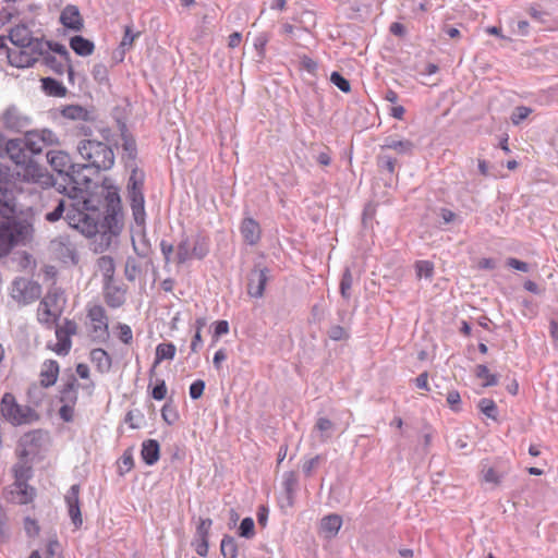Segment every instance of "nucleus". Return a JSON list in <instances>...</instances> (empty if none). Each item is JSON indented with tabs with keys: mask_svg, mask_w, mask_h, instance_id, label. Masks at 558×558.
Segmentation results:
<instances>
[{
	"mask_svg": "<svg viewBox=\"0 0 558 558\" xmlns=\"http://www.w3.org/2000/svg\"><path fill=\"white\" fill-rule=\"evenodd\" d=\"M90 169L87 165H73L63 177V183L56 181L57 191L71 198L65 220L70 227L86 238L95 236L102 229L101 201L89 193L90 178L85 173Z\"/></svg>",
	"mask_w": 558,
	"mask_h": 558,
	"instance_id": "1",
	"label": "nucleus"
},
{
	"mask_svg": "<svg viewBox=\"0 0 558 558\" xmlns=\"http://www.w3.org/2000/svg\"><path fill=\"white\" fill-rule=\"evenodd\" d=\"M8 182L2 185V257L16 246H25L34 235L32 207L23 204L22 191L15 195Z\"/></svg>",
	"mask_w": 558,
	"mask_h": 558,
	"instance_id": "2",
	"label": "nucleus"
},
{
	"mask_svg": "<svg viewBox=\"0 0 558 558\" xmlns=\"http://www.w3.org/2000/svg\"><path fill=\"white\" fill-rule=\"evenodd\" d=\"M3 150L14 162L16 179L20 182L36 184L43 189L56 184L53 175L31 158L22 137L9 140Z\"/></svg>",
	"mask_w": 558,
	"mask_h": 558,
	"instance_id": "3",
	"label": "nucleus"
},
{
	"mask_svg": "<svg viewBox=\"0 0 558 558\" xmlns=\"http://www.w3.org/2000/svg\"><path fill=\"white\" fill-rule=\"evenodd\" d=\"M77 153L89 168L109 170L114 163V153L111 146L96 140H81L77 144Z\"/></svg>",
	"mask_w": 558,
	"mask_h": 558,
	"instance_id": "4",
	"label": "nucleus"
},
{
	"mask_svg": "<svg viewBox=\"0 0 558 558\" xmlns=\"http://www.w3.org/2000/svg\"><path fill=\"white\" fill-rule=\"evenodd\" d=\"M130 168L132 171L128 182V198L135 223L144 228L146 223L145 198L143 194L144 173L135 165Z\"/></svg>",
	"mask_w": 558,
	"mask_h": 558,
	"instance_id": "5",
	"label": "nucleus"
},
{
	"mask_svg": "<svg viewBox=\"0 0 558 558\" xmlns=\"http://www.w3.org/2000/svg\"><path fill=\"white\" fill-rule=\"evenodd\" d=\"M86 330L92 341L105 343L109 339V318L104 306L95 304L87 307Z\"/></svg>",
	"mask_w": 558,
	"mask_h": 558,
	"instance_id": "6",
	"label": "nucleus"
},
{
	"mask_svg": "<svg viewBox=\"0 0 558 558\" xmlns=\"http://www.w3.org/2000/svg\"><path fill=\"white\" fill-rule=\"evenodd\" d=\"M2 417L14 426L32 424L39 418L34 409L16 403L11 393L2 396Z\"/></svg>",
	"mask_w": 558,
	"mask_h": 558,
	"instance_id": "7",
	"label": "nucleus"
},
{
	"mask_svg": "<svg viewBox=\"0 0 558 558\" xmlns=\"http://www.w3.org/2000/svg\"><path fill=\"white\" fill-rule=\"evenodd\" d=\"M15 482L10 490L11 500L19 505H26L33 501L36 492L27 484L32 475L31 466L19 463L13 469Z\"/></svg>",
	"mask_w": 558,
	"mask_h": 558,
	"instance_id": "8",
	"label": "nucleus"
},
{
	"mask_svg": "<svg viewBox=\"0 0 558 558\" xmlns=\"http://www.w3.org/2000/svg\"><path fill=\"white\" fill-rule=\"evenodd\" d=\"M29 156L39 155L47 146L58 144V136L48 129L26 132L22 137Z\"/></svg>",
	"mask_w": 558,
	"mask_h": 558,
	"instance_id": "9",
	"label": "nucleus"
},
{
	"mask_svg": "<svg viewBox=\"0 0 558 558\" xmlns=\"http://www.w3.org/2000/svg\"><path fill=\"white\" fill-rule=\"evenodd\" d=\"M40 286L26 278H16L11 288V296L19 303L28 304L40 296Z\"/></svg>",
	"mask_w": 558,
	"mask_h": 558,
	"instance_id": "10",
	"label": "nucleus"
},
{
	"mask_svg": "<svg viewBox=\"0 0 558 558\" xmlns=\"http://www.w3.org/2000/svg\"><path fill=\"white\" fill-rule=\"evenodd\" d=\"M2 36V51L5 50L9 63L15 68H28L32 66L38 59V51H33L28 47H14L8 48Z\"/></svg>",
	"mask_w": 558,
	"mask_h": 558,
	"instance_id": "11",
	"label": "nucleus"
},
{
	"mask_svg": "<svg viewBox=\"0 0 558 558\" xmlns=\"http://www.w3.org/2000/svg\"><path fill=\"white\" fill-rule=\"evenodd\" d=\"M9 39L14 47H28L33 51L41 52L44 49L49 48L45 40L34 38L24 26L11 29L9 33Z\"/></svg>",
	"mask_w": 558,
	"mask_h": 558,
	"instance_id": "12",
	"label": "nucleus"
},
{
	"mask_svg": "<svg viewBox=\"0 0 558 558\" xmlns=\"http://www.w3.org/2000/svg\"><path fill=\"white\" fill-rule=\"evenodd\" d=\"M269 279L270 270L267 267L255 265L248 275L247 294L251 298L260 299Z\"/></svg>",
	"mask_w": 558,
	"mask_h": 558,
	"instance_id": "13",
	"label": "nucleus"
},
{
	"mask_svg": "<svg viewBox=\"0 0 558 558\" xmlns=\"http://www.w3.org/2000/svg\"><path fill=\"white\" fill-rule=\"evenodd\" d=\"M47 160L51 168L58 172L62 178L74 165L70 155L63 150H49L47 153Z\"/></svg>",
	"mask_w": 558,
	"mask_h": 558,
	"instance_id": "14",
	"label": "nucleus"
},
{
	"mask_svg": "<svg viewBox=\"0 0 558 558\" xmlns=\"http://www.w3.org/2000/svg\"><path fill=\"white\" fill-rule=\"evenodd\" d=\"M80 384L76 377L71 374L66 381L61 385L58 399L62 404L76 405L78 400L77 389Z\"/></svg>",
	"mask_w": 558,
	"mask_h": 558,
	"instance_id": "15",
	"label": "nucleus"
},
{
	"mask_svg": "<svg viewBox=\"0 0 558 558\" xmlns=\"http://www.w3.org/2000/svg\"><path fill=\"white\" fill-rule=\"evenodd\" d=\"M380 147L383 150H395L398 155L401 156H412L414 153L415 145L410 140L399 138L397 136L390 135L385 137L384 144Z\"/></svg>",
	"mask_w": 558,
	"mask_h": 558,
	"instance_id": "16",
	"label": "nucleus"
},
{
	"mask_svg": "<svg viewBox=\"0 0 558 558\" xmlns=\"http://www.w3.org/2000/svg\"><path fill=\"white\" fill-rule=\"evenodd\" d=\"M61 24L73 31H81L84 26L83 19L76 5L68 4L60 14Z\"/></svg>",
	"mask_w": 558,
	"mask_h": 558,
	"instance_id": "17",
	"label": "nucleus"
},
{
	"mask_svg": "<svg viewBox=\"0 0 558 558\" xmlns=\"http://www.w3.org/2000/svg\"><path fill=\"white\" fill-rule=\"evenodd\" d=\"M2 123L5 128L19 132L29 124V119L12 107L8 108L4 114H2Z\"/></svg>",
	"mask_w": 558,
	"mask_h": 558,
	"instance_id": "18",
	"label": "nucleus"
},
{
	"mask_svg": "<svg viewBox=\"0 0 558 558\" xmlns=\"http://www.w3.org/2000/svg\"><path fill=\"white\" fill-rule=\"evenodd\" d=\"M240 231L248 245H255L260 240L262 230L259 223L253 218L243 219Z\"/></svg>",
	"mask_w": 558,
	"mask_h": 558,
	"instance_id": "19",
	"label": "nucleus"
},
{
	"mask_svg": "<svg viewBox=\"0 0 558 558\" xmlns=\"http://www.w3.org/2000/svg\"><path fill=\"white\" fill-rule=\"evenodd\" d=\"M59 375V364L54 360L44 362L40 369V386L44 388L51 387L56 384Z\"/></svg>",
	"mask_w": 558,
	"mask_h": 558,
	"instance_id": "20",
	"label": "nucleus"
},
{
	"mask_svg": "<svg viewBox=\"0 0 558 558\" xmlns=\"http://www.w3.org/2000/svg\"><path fill=\"white\" fill-rule=\"evenodd\" d=\"M51 250L63 262H75L76 252L73 245L65 239H56L51 241Z\"/></svg>",
	"mask_w": 558,
	"mask_h": 558,
	"instance_id": "21",
	"label": "nucleus"
},
{
	"mask_svg": "<svg viewBox=\"0 0 558 558\" xmlns=\"http://www.w3.org/2000/svg\"><path fill=\"white\" fill-rule=\"evenodd\" d=\"M97 192L96 194H99L100 196H104L107 206L112 208V210L116 209V207L120 204V196L118 193V189L113 186L109 180H104L102 184L100 186H96Z\"/></svg>",
	"mask_w": 558,
	"mask_h": 558,
	"instance_id": "22",
	"label": "nucleus"
},
{
	"mask_svg": "<svg viewBox=\"0 0 558 558\" xmlns=\"http://www.w3.org/2000/svg\"><path fill=\"white\" fill-rule=\"evenodd\" d=\"M90 361L96 366L97 371L101 374H106L111 369V356L106 350L101 348H96L90 351Z\"/></svg>",
	"mask_w": 558,
	"mask_h": 558,
	"instance_id": "23",
	"label": "nucleus"
},
{
	"mask_svg": "<svg viewBox=\"0 0 558 558\" xmlns=\"http://www.w3.org/2000/svg\"><path fill=\"white\" fill-rule=\"evenodd\" d=\"M141 456L147 465H154L160 457V446L155 439H147L142 444Z\"/></svg>",
	"mask_w": 558,
	"mask_h": 558,
	"instance_id": "24",
	"label": "nucleus"
},
{
	"mask_svg": "<svg viewBox=\"0 0 558 558\" xmlns=\"http://www.w3.org/2000/svg\"><path fill=\"white\" fill-rule=\"evenodd\" d=\"M41 302H47L48 306L53 307L56 312L62 313L66 300L63 290L57 286H52Z\"/></svg>",
	"mask_w": 558,
	"mask_h": 558,
	"instance_id": "25",
	"label": "nucleus"
},
{
	"mask_svg": "<svg viewBox=\"0 0 558 558\" xmlns=\"http://www.w3.org/2000/svg\"><path fill=\"white\" fill-rule=\"evenodd\" d=\"M45 43L49 46V48L44 49L41 52H38V53L39 54L51 53V52L58 53L60 57L59 59H62L68 64L69 80L72 81L74 72L71 66L70 53H69L66 47L59 43H52V41H47V40H45Z\"/></svg>",
	"mask_w": 558,
	"mask_h": 558,
	"instance_id": "26",
	"label": "nucleus"
},
{
	"mask_svg": "<svg viewBox=\"0 0 558 558\" xmlns=\"http://www.w3.org/2000/svg\"><path fill=\"white\" fill-rule=\"evenodd\" d=\"M61 114L69 120L90 121L93 113L80 105H69L62 108Z\"/></svg>",
	"mask_w": 558,
	"mask_h": 558,
	"instance_id": "27",
	"label": "nucleus"
},
{
	"mask_svg": "<svg viewBox=\"0 0 558 558\" xmlns=\"http://www.w3.org/2000/svg\"><path fill=\"white\" fill-rule=\"evenodd\" d=\"M122 158L125 160L126 167H133L137 155L136 142L124 132L122 133Z\"/></svg>",
	"mask_w": 558,
	"mask_h": 558,
	"instance_id": "28",
	"label": "nucleus"
},
{
	"mask_svg": "<svg viewBox=\"0 0 558 558\" xmlns=\"http://www.w3.org/2000/svg\"><path fill=\"white\" fill-rule=\"evenodd\" d=\"M175 345L171 342L168 343H159L156 347V354L154 365L149 371V375L153 376L155 374L156 366L163 360H173L175 356Z\"/></svg>",
	"mask_w": 558,
	"mask_h": 558,
	"instance_id": "29",
	"label": "nucleus"
},
{
	"mask_svg": "<svg viewBox=\"0 0 558 558\" xmlns=\"http://www.w3.org/2000/svg\"><path fill=\"white\" fill-rule=\"evenodd\" d=\"M70 47L82 57L90 56L95 49L94 43L81 35H75L70 39Z\"/></svg>",
	"mask_w": 558,
	"mask_h": 558,
	"instance_id": "30",
	"label": "nucleus"
},
{
	"mask_svg": "<svg viewBox=\"0 0 558 558\" xmlns=\"http://www.w3.org/2000/svg\"><path fill=\"white\" fill-rule=\"evenodd\" d=\"M105 300L108 306L118 308L125 302V293L119 287L107 284L105 288Z\"/></svg>",
	"mask_w": 558,
	"mask_h": 558,
	"instance_id": "31",
	"label": "nucleus"
},
{
	"mask_svg": "<svg viewBox=\"0 0 558 558\" xmlns=\"http://www.w3.org/2000/svg\"><path fill=\"white\" fill-rule=\"evenodd\" d=\"M61 315V312H56L53 307L48 306L47 302H41L37 308V317L39 323L45 325H52Z\"/></svg>",
	"mask_w": 558,
	"mask_h": 558,
	"instance_id": "32",
	"label": "nucleus"
},
{
	"mask_svg": "<svg viewBox=\"0 0 558 558\" xmlns=\"http://www.w3.org/2000/svg\"><path fill=\"white\" fill-rule=\"evenodd\" d=\"M322 530L327 534L328 537L335 536L341 525H342V519L338 514H329L322 519Z\"/></svg>",
	"mask_w": 558,
	"mask_h": 558,
	"instance_id": "33",
	"label": "nucleus"
},
{
	"mask_svg": "<svg viewBox=\"0 0 558 558\" xmlns=\"http://www.w3.org/2000/svg\"><path fill=\"white\" fill-rule=\"evenodd\" d=\"M191 244L194 258L203 259L209 253V240L205 235H195Z\"/></svg>",
	"mask_w": 558,
	"mask_h": 558,
	"instance_id": "34",
	"label": "nucleus"
},
{
	"mask_svg": "<svg viewBox=\"0 0 558 558\" xmlns=\"http://www.w3.org/2000/svg\"><path fill=\"white\" fill-rule=\"evenodd\" d=\"M43 89L49 96L63 97L66 94V88L59 81L52 77H45L41 80Z\"/></svg>",
	"mask_w": 558,
	"mask_h": 558,
	"instance_id": "35",
	"label": "nucleus"
},
{
	"mask_svg": "<svg viewBox=\"0 0 558 558\" xmlns=\"http://www.w3.org/2000/svg\"><path fill=\"white\" fill-rule=\"evenodd\" d=\"M333 429L335 424L327 417H319L314 426V430L319 434L322 442L327 441L331 437Z\"/></svg>",
	"mask_w": 558,
	"mask_h": 558,
	"instance_id": "36",
	"label": "nucleus"
},
{
	"mask_svg": "<svg viewBox=\"0 0 558 558\" xmlns=\"http://www.w3.org/2000/svg\"><path fill=\"white\" fill-rule=\"evenodd\" d=\"M39 57H41L43 63L56 74L61 75L65 71L68 72V64L62 59H58L51 53H43Z\"/></svg>",
	"mask_w": 558,
	"mask_h": 558,
	"instance_id": "37",
	"label": "nucleus"
},
{
	"mask_svg": "<svg viewBox=\"0 0 558 558\" xmlns=\"http://www.w3.org/2000/svg\"><path fill=\"white\" fill-rule=\"evenodd\" d=\"M192 255V244L187 236L183 238L177 246L175 260L178 264H184Z\"/></svg>",
	"mask_w": 558,
	"mask_h": 558,
	"instance_id": "38",
	"label": "nucleus"
},
{
	"mask_svg": "<svg viewBox=\"0 0 558 558\" xmlns=\"http://www.w3.org/2000/svg\"><path fill=\"white\" fill-rule=\"evenodd\" d=\"M220 551L223 558H236L238 545L235 539L230 535H225L221 539Z\"/></svg>",
	"mask_w": 558,
	"mask_h": 558,
	"instance_id": "39",
	"label": "nucleus"
},
{
	"mask_svg": "<svg viewBox=\"0 0 558 558\" xmlns=\"http://www.w3.org/2000/svg\"><path fill=\"white\" fill-rule=\"evenodd\" d=\"M298 475L294 471L286 472L282 476V486L289 499L293 498V495L298 488Z\"/></svg>",
	"mask_w": 558,
	"mask_h": 558,
	"instance_id": "40",
	"label": "nucleus"
},
{
	"mask_svg": "<svg viewBox=\"0 0 558 558\" xmlns=\"http://www.w3.org/2000/svg\"><path fill=\"white\" fill-rule=\"evenodd\" d=\"M353 284V277L350 268H345L343 270L341 280H340V294L344 300H350L351 298V288Z\"/></svg>",
	"mask_w": 558,
	"mask_h": 558,
	"instance_id": "41",
	"label": "nucleus"
},
{
	"mask_svg": "<svg viewBox=\"0 0 558 558\" xmlns=\"http://www.w3.org/2000/svg\"><path fill=\"white\" fill-rule=\"evenodd\" d=\"M475 375L478 378L484 379V383H483L484 387H492V386H496L498 384L497 375L492 374L486 365H483V364L477 365Z\"/></svg>",
	"mask_w": 558,
	"mask_h": 558,
	"instance_id": "42",
	"label": "nucleus"
},
{
	"mask_svg": "<svg viewBox=\"0 0 558 558\" xmlns=\"http://www.w3.org/2000/svg\"><path fill=\"white\" fill-rule=\"evenodd\" d=\"M69 207H70V204L66 205L65 201L60 199L58 205L56 206V208L52 211H49L46 214V216H45L46 220L49 222H56V221L60 220L61 218L65 219L66 211H68Z\"/></svg>",
	"mask_w": 558,
	"mask_h": 558,
	"instance_id": "43",
	"label": "nucleus"
},
{
	"mask_svg": "<svg viewBox=\"0 0 558 558\" xmlns=\"http://www.w3.org/2000/svg\"><path fill=\"white\" fill-rule=\"evenodd\" d=\"M56 337H57L58 342L54 347V352L58 355H63V356L66 355L70 352L71 347H72L71 337L62 335L57 331H56Z\"/></svg>",
	"mask_w": 558,
	"mask_h": 558,
	"instance_id": "44",
	"label": "nucleus"
},
{
	"mask_svg": "<svg viewBox=\"0 0 558 558\" xmlns=\"http://www.w3.org/2000/svg\"><path fill=\"white\" fill-rule=\"evenodd\" d=\"M478 408L487 417L494 421L497 420L498 409L496 403L492 399H481L478 402Z\"/></svg>",
	"mask_w": 558,
	"mask_h": 558,
	"instance_id": "45",
	"label": "nucleus"
},
{
	"mask_svg": "<svg viewBox=\"0 0 558 558\" xmlns=\"http://www.w3.org/2000/svg\"><path fill=\"white\" fill-rule=\"evenodd\" d=\"M416 277L418 279H432L434 274V265L429 260H418L415 264Z\"/></svg>",
	"mask_w": 558,
	"mask_h": 558,
	"instance_id": "46",
	"label": "nucleus"
},
{
	"mask_svg": "<svg viewBox=\"0 0 558 558\" xmlns=\"http://www.w3.org/2000/svg\"><path fill=\"white\" fill-rule=\"evenodd\" d=\"M98 267L101 270V272L104 274L105 278L111 279L113 277L116 266H114V260L112 257L101 256L98 259Z\"/></svg>",
	"mask_w": 558,
	"mask_h": 558,
	"instance_id": "47",
	"label": "nucleus"
},
{
	"mask_svg": "<svg viewBox=\"0 0 558 558\" xmlns=\"http://www.w3.org/2000/svg\"><path fill=\"white\" fill-rule=\"evenodd\" d=\"M40 439H41V432L38 429L32 430V432L24 434L20 438V446H22L24 448L31 447V446L36 447L38 445V442L40 441Z\"/></svg>",
	"mask_w": 558,
	"mask_h": 558,
	"instance_id": "48",
	"label": "nucleus"
},
{
	"mask_svg": "<svg viewBox=\"0 0 558 558\" xmlns=\"http://www.w3.org/2000/svg\"><path fill=\"white\" fill-rule=\"evenodd\" d=\"M134 466L133 452L132 449L124 450L119 464V470L121 474L130 472Z\"/></svg>",
	"mask_w": 558,
	"mask_h": 558,
	"instance_id": "49",
	"label": "nucleus"
},
{
	"mask_svg": "<svg viewBox=\"0 0 558 558\" xmlns=\"http://www.w3.org/2000/svg\"><path fill=\"white\" fill-rule=\"evenodd\" d=\"M330 82L343 93H349L351 90L350 82L339 72L335 71L331 73Z\"/></svg>",
	"mask_w": 558,
	"mask_h": 558,
	"instance_id": "50",
	"label": "nucleus"
},
{
	"mask_svg": "<svg viewBox=\"0 0 558 558\" xmlns=\"http://www.w3.org/2000/svg\"><path fill=\"white\" fill-rule=\"evenodd\" d=\"M140 33H133L132 27L130 25L125 26L124 35L120 44V48L125 51V49H130L135 40L138 37Z\"/></svg>",
	"mask_w": 558,
	"mask_h": 558,
	"instance_id": "51",
	"label": "nucleus"
},
{
	"mask_svg": "<svg viewBox=\"0 0 558 558\" xmlns=\"http://www.w3.org/2000/svg\"><path fill=\"white\" fill-rule=\"evenodd\" d=\"M532 112V109L525 106H519L517 107L512 114H511V121L514 125L520 124L524 119H526Z\"/></svg>",
	"mask_w": 558,
	"mask_h": 558,
	"instance_id": "52",
	"label": "nucleus"
},
{
	"mask_svg": "<svg viewBox=\"0 0 558 558\" xmlns=\"http://www.w3.org/2000/svg\"><path fill=\"white\" fill-rule=\"evenodd\" d=\"M239 534L242 537L251 538L254 535V521L252 518H244L239 526Z\"/></svg>",
	"mask_w": 558,
	"mask_h": 558,
	"instance_id": "53",
	"label": "nucleus"
},
{
	"mask_svg": "<svg viewBox=\"0 0 558 558\" xmlns=\"http://www.w3.org/2000/svg\"><path fill=\"white\" fill-rule=\"evenodd\" d=\"M270 39L268 33H260L254 39V47L260 58L265 56V48Z\"/></svg>",
	"mask_w": 558,
	"mask_h": 558,
	"instance_id": "54",
	"label": "nucleus"
},
{
	"mask_svg": "<svg viewBox=\"0 0 558 558\" xmlns=\"http://www.w3.org/2000/svg\"><path fill=\"white\" fill-rule=\"evenodd\" d=\"M205 386H206V384H205V381L203 379L194 380L191 384L190 389H189L190 398L192 400L199 399L203 396V393H204Z\"/></svg>",
	"mask_w": 558,
	"mask_h": 558,
	"instance_id": "55",
	"label": "nucleus"
},
{
	"mask_svg": "<svg viewBox=\"0 0 558 558\" xmlns=\"http://www.w3.org/2000/svg\"><path fill=\"white\" fill-rule=\"evenodd\" d=\"M118 329V337L119 339L125 343L130 344L133 340V332L129 325L119 323L117 326Z\"/></svg>",
	"mask_w": 558,
	"mask_h": 558,
	"instance_id": "56",
	"label": "nucleus"
},
{
	"mask_svg": "<svg viewBox=\"0 0 558 558\" xmlns=\"http://www.w3.org/2000/svg\"><path fill=\"white\" fill-rule=\"evenodd\" d=\"M211 524L213 521L209 518L199 520V523L196 527V534L199 539H208Z\"/></svg>",
	"mask_w": 558,
	"mask_h": 558,
	"instance_id": "57",
	"label": "nucleus"
},
{
	"mask_svg": "<svg viewBox=\"0 0 558 558\" xmlns=\"http://www.w3.org/2000/svg\"><path fill=\"white\" fill-rule=\"evenodd\" d=\"M56 331L71 337L76 333L77 324L74 320L64 319L63 324L58 326Z\"/></svg>",
	"mask_w": 558,
	"mask_h": 558,
	"instance_id": "58",
	"label": "nucleus"
},
{
	"mask_svg": "<svg viewBox=\"0 0 558 558\" xmlns=\"http://www.w3.org/2000/svg\"><path fill=\"white\" fill-rule=\"evenodd\" d=\"M378 165L386 169L389 173L396 170L397 160L389 155L381 154L378 156Z\"/></svg>",
	"mask_w": 558,
	"mask_h": 558,
	"instance_id": "59",
	"label": "nucleus"
},
{
	"mask_svg": "<svg viewBox=\"0 0 558 558\" xmlns=\"http://www.w3.org/2000/svg\"><path fill=\"white\" fill-rule=\"evenodd\" d=\"M320 461L322 457L319 454L305 460L302 465V471L305 474V476H311L313 474V471L318 466Z\"/></svg>",
	"mask_w": 558,
	"mask_h": 558,
	"instance_id": "60",
	"label": "nucleus"
},
{
	"mask_svg": "<svg viewBox=\"0 0 558 558\" xmlns=\"http://www.w3.org/2000/svg\"><path fill=\"white\" fill-rule=\"evenodd\" d=\"M24 530L29 537H35L40 532L38 522L29 517L24 520Z\"/></svg>",
	"mask_w": 558,
	"mask_h": 558,
	"instance_id": "61",
	"label": "nucleus"
},
{
	"mask_svg": "<svg viewBox=\"0 0 558 558\" xmlns=\"http://www.w3.org/2000/svg\"><path fill=\"white\" fill-rule=\"evenodd\" d=\"M78 494L80 486L77 484L72 485L64 497L66 506L80 505Z\"/></svg>",
	"mask_w": 558,
	"mask_h": 558,
	"instance_id": "62",
	"label": "nucleus"
},
{
	"mask_svg": "<svg viewBox=\"0 0 558 558\" xmlns=\"http://www.w3.org/2000/svg\"><path fill=\"white\" fill-rule=\"evenodd\" d=\"M69 515L75 527H80L83 523L80 505L68 506Z\"/></svg>",
	"mask_w": 558,
	"mask_h": 558,
	"instance_id": "63",
	"label": "nucleus"
},
{
	"mask_svg": "<svg viewBox=\"0 0 558 558\" xmlns=\"http://www.w3.org/2000/svg\"><path fill=\"white\" fill-rule=\"evenodd\" d=\"M161 416L165 420V422L169 425L173 424L174 421L178 418V414L174 411V409L169 405L165 404L161 409Z\"/></svg>",
	"mask_w": 558,
	"mask_h": 558,
	"instance_id": "64",
	"label": "nucleus"
}]
</instances>
